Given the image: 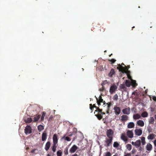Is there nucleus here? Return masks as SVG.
<instances>
[{
	"mask_svg": "<svg viewBox=\"0 0 156 156\" xmlns=\"http://www.w3.org/2000/svg\"><path fill=\"white\" fill-rule=\"evenodd\" d=\"M122 65H124V66H125V65L123 63H122Z\"/></svg>",
	"mask_w": 156,
	"mask_h": 156,
	"instance_id": "69168bd1",
	"label": "nucleus"
},
{
	"mask_svg": "<svg viewBox=\"0 0 156 156\" xmlns=\"http://www.w3.org/2000/svg\"><path fill=\"white\" fill-rule=\"evenodd\" d=\"M96 98L98 105L99 106L101 105V103L98 101V98Z\"/></svg>",
	"mask_w": 156,
	"mask_h": 156,
	"instance_id": "6e6d98bb",
	"label": "nucleus"
},
{
	"mask_svg": "<svg viewBox=\"0 0 156 156\" xmlns=\"http://www.w3.org/2000/svg\"><path fill=\"white\" fill-rule=\"evenodd\" d=\"M139 151H141L143 150V147H141L140 146L139 147Z\"/></svg>",
	"mask_w": 156,
	"mask_h": 156,
	"instance_id": "3c124183",
	"label": "nucleus"
},
{
	"mask_svg": "<svg viewBox=\"0 0 156 156\" xmlns=\"http://www.w3.org/2000/svg\"><path fill=\"white\" fill-rule=\"evenodd\" d=\"M57 147V146H56V144H53V146L52 147V149L54 152H55V151Z\"/></svg>",
	"mask_w": 156,
	"mask_h": 156,
	"instance_id": "72a5a7b5",
	"label": "nucleus"
},
{
	"mask_svg": "<svg viewBox=\"0 0 156 156\" xmlns=\"http://www.w3.org/2000/svg\"><path fill=\"white\" fill-rule=\"evenodd\" d=\"M118 66H119L117 67V68L119 70V71L123 73H126L128 78L131 79V76L129 74V71L126 70L124 67H122V66L120 64H119Z\"/></svg>",
	"mask_w": 156,
	"mask_h": 156,
	"instance_id": "f257e3e1",
	"label": "nucleus"
},
{
	"mask_svg": "<svg viewBox=\"0 0 156 156\" xmlns=\"http://www.w3.org/2000/svg\"><path fill=\"white\" fill-rule=\"evenodd\" d=\"M154 122V119L153 117H151L149 120V123L150 124H153Z\"/></svg>",
	"mask_w": 156,
	"mask_h": 156,
	"instance_id": "cd10ccee",
	"label": "nucleus"
},
{
	"mask_svg": "<svg viewBox=\"0 0 156 156\" xmlns=\"http://www.w3.org/2000/svg\"><path fill=\"white\" fill-rule=\"evenodd\" d=\"M47 156H51L50 154H48L47 155Z\"/></svg>",
	"mask_w": 156,
	"mask_h": 156,
	"instance_id": "e2e57ef3",
	"label": "nucleus"
},
{
	"mask_svg": "<svg viewBox=\"0 0 156 156\" xmlns=\"http://www.w3.org/2000/svg\"><path fill=\"white\" fill-rule=\"evenodd\" d=\"M108 83V82L107 80H105L102 81V83L101 84V85L102 86H104L105 84Z\"/></svg>",
	"mask_w": 156,
	"mask_h": 156,
	"instance_id": "ea45409f",
	"label": "nucleus"
},
{
	"mask_svg": "<svg viewBox=\"0 0 156 156\" xmlns=\"http://www.w3.org/2000/svg\"><path fill=\"white\" fill-rule=\"evenodd\" d=\"M32 121V119L31 118L29 117L27 118L25 120V122L27 123H29L31 122Z\"/></svg>",
	"mask_w": 156,
	"mask_h": 156,
	"instance_id": "4be33fe9",
	"label": "nucleus"
},
{
	"mask_svg": "<svg viewBox=\"0 0 156 156\" xmlns=\"http://www.w3.org/2000/svg\"><path fill=\"white\" fill-rule=\"evenodd\" d=\"M154 117H155V119L156 121V114L155 115Z\"/></svg>",
	"mask_w": 156,
	"mask_h": 156,
	"instance_id": "0e129e2a",
	"label": "nucleus"
},
{
	"mask_svg": "<svg viewBox=\"0 0 156 156\" xmlns=\"http://www.w3.org/2000/svg\"><path fill=\"white\" fill-rule=\"evenodd\" d=\"M74 156H77L78 155L76 154H73Z\"/></svg>",
	"mask_w": 156,
	"mask_h": 156,
	"instance_id": "680f3d73",
	"label": "nucleus"
},
{
	"mask_svg": "<svg viewBox=\"0 0 156 156\" xmlns=\"http://www.w3.org/2000/svg\"><path fill=\"white\" fill-rule=\"evenodd\" d=\"M152 145L151 144L149 143L147 144L146 147V148L147 151H151L152 149Z\"/></svg>",
	"mask_w": 156,
	"mask_h": 156,
	"instance_id": "6ab92c4d",
	"label": "nucleus"
},
{
	"mask_svg": "<svg viewBox=\"0 0 156 156\" xmlns=\"http://www.w3.org/2000/svg\"><path fill=\"white\" fill-rule=\"evenodd\" d=\"M135 156H139V155L137 154Z\"/></svg>",
	"mask_w": 156,
	"mask_h": 156,
	"instance_id": "774afa93",
	"label": "nucleus"
},
{
	"mask_svg": "<svg viewBox=\"0 0 156 156\" xmlns=\"http://www.w3.org/2000/svg\"><path fill=\"white\" fill-rule=\"evenodd\" d=\"M51 146V143L50 141L47 142L45 145V149L46 151H48L49 149Z\"/></svg>",
	"mask_w": 156,
	"mask_h": 156,
	"instance_id": "f3484780",
	"label": "nucleus"
},
{
	"mask_svg": "<svg viewBox=\"0 0 156 156\" xmlns=\"http://www.w3.org/2000/svg\"><path fill=\"white\" fill-rule=\"evenodd\" d=\"M134 124L133 122H129L127 125V127L128 128H132L134 126Z\"/></svg>",
	"mask_w": 156,
	"mask_h": 156,
	"instance_id": "412c9836",
	"label": "nucleus"
},
{
	"mask_svg": "<svg viewBox=\"0 0 156 156\" xmlns=\"http://www.w3.org/2000/svg\"><path fill=\"white\" fill-rule=\"evenodd\" d=\"M102 110V109H100L98 108L95 111L94 114H95V112H98V114H100Z\"/></svg>",
	"mask_w": 156,
	"mask_h": 156,
	"instance_id": "c9c22d12",
	"label": "nucleus"
},
{
	"mask_svg": "<svg viewBox=\"0 0 156 156\" xmlns=\"http://www.w3.org/2000/svg\"><path fill=\"white\" fill-rule=\"evenodd\" d=\"M117 88V86L115 84H113L110 87L109 89V92L110 94H112L114 93Z\"/></svg>",
	"mask_w": 156,
	"mask_h": 156,
	"instance_id": "7ed1b4c3",
	"label": "nucleus"
},
{
	"mask_svg": "<svg viewBox=\"0 0 156 156\" xmlns=\"http://www.w3.org/2000/svg\"><path fill=\"white\" fill-rule=\"evenodd\" d=\"M113 134V132L111 129H109L107 130L106 135L108 138H113L112 136Z\"/></svg>",
	"mask_w": 156,
	"mask_h": 156,
	"instance_id": "39448f33",
	"label": "nucleus"
},
{
	"mask_svg": "<svg viewBox=\"0 0 156 156\" xmlns=\"http://www.w3.org/2000/svg\"><path fill=\"white\" fill-rule=\"evenodd\" d=\"M136 150L134 148L132 150L131 152L133 154L135 153L136 152Z\"/></svg>",
	"mask_w": 156,
	"mask_h": 156,
	"instance_id": "603ef678",
	"label": "nucleus"
},
{
	"mask_svg": "<svg viewBox=\"0 0 156 156\" xmlns=\"http://www.w3.org/2000/svg\"><path fill=\"white\" fill-rule=\"evenodd\" d=\"M95 115L99 120L101 119L102 118L103 116L100 114H98L96 115Z\"/></svg>",
	"mask_w": 156,
	"mask_h": 156,
	"instance_id": "7c9ffc66",
	"label": "nucleus"
},
{
	"mask_svg": "<svg viewBox=\"0 0 156 156\" xmlns=\"http://www.w3.org/2000/svg\"><path fill=\"white\" fill-rule=\"evenodd\" d=\"M89 105H90V109L92 111L93 110V108H94L93 106V105H92V104H90Z\"/></svg>",
	"mask_w": 156,
	"mask_h": 156,
	"instance_id": "09e8293b",
	"label": "nucleus"
},
{
	"mask_svg": "<svg viewBox=\"0 0 156 156\" xmlns=\"http://www.w3.org/2000/svg\"><path fill=\"white\" fill-rule=\"evenodd\" d=\"M112 140L113 138H106L105 140L104 141V146L107 147L110 146L112 144Z\"/></svg>",
	"mask_w": 156,
	"mask_h": 156,
	"instance_id": "f03ea898",
	"label": "nucleus"
},
{
	"mask_svg": "<svg viewBox=\"0 0 156 156\" xmlns=\"http://www.w3.org/2000/svg\"><path fill=\"white\" fill-rule=\"evenodd\" d=\"M154 144L155 147H156V139L154 142Z\"/></svg>",
	"mask_w": 156,
	"mask_h": 156,
	"instance_id": "bf43d9fd",
	"label": "nucleus"
},
{
	"mask_svg": "<svg viewBox=\"0 0 156 156\" xmlns=\"http://www.w3.org/2000/svg\"><path fill=\"white\" fill-rule=\"evenodd\" d=\"M99 98V100H98V101L101 103V102H103L104 105H105L106 103H105V101H103V99L100 96Z\"/></svg>",
	"mask_w": 156,
	"mask_h": 156,
	"instance_id": "473e14b6",
	"label": "nucleus"
},
{
	"mask_svg": "<svg viewBox=\"0 0 156 156\" xmlns=\"http://www.w3.org/2000/svg\"><path fill=\"white\" fill-rule=\"evenodd\" d=\"M137 124L138 126L141 127L143 126L144 124V122L143 120H139L137 121Z\"/></svg>",
	"mask_w": 156,
	"mask_h": 156,
	"instance_id": "dca6fc26",
	"label": "nucleus"
},
{
	"mask_svg": "<svg viewBox=\"0 0 156 156\" xmlns=\"http://www.w3.org/2000/svg\"><path fill=\"white\" fill-rule=\"evenodd\" d=\"M141 143H142V145H144L145 144L146 142L145 141V138L144 137H141Z\"/></svg>",
	"mask_w": 156,
	"mask_h": 156,
	"instance_id": "393cba45",
	"label": "nucleus"
},
{
	"mask_svg": "<svg viewBox=\"0 0 156 156\" xmlns=\"http://www.w3.org/2000/svg\"><path fill=\"white\" fill-rule=\"evenodd\" d=\"M141 116L143 117H146L148 116L147 112H144L141 114Z\"/></svg>",
	"mask_w": 156,
	"mask_h": 156,
	"instance_id": "c85d7f7f",
	"label": "nucleus"
},
{
	"mask_svg": "<svg viewBox=\"0 0 156 156\" xmlns=\"http://www.w3.org/2000/svg\"><path fill=\"white\" fill-rule=\"evenodd\" d=\"M152 99L154 101H156V97L153 96Z\"/></svg>",
	"mask_w": 156,
	"mask_h": 156,
	"instance_id": "4d7b16f0",
	"label": "nucleus"
},
{
	"mask_svg": "<svg viewBox=\"0 0 156 156\" xmlns=\"http://www.w3.org/2000/svg\"><path fill=\"white\" fill-rule=\"evenodd\" d=\"M115 73V72L114 69H111L110 72L109 73L108 75L110 77H112L113 75Z\"/></svg>",
	"mask_w": 156,
	"mask_h": 156,
	"instance_id": "a878e982",
	"label": "nucleus"
},
{
	"mask_svg": "<svg viewBox=\"0 0 156 156\" xmlns=\"http://www.w3.org/2000/svg\"><path fill=\"white\" fill-rule=\"evenodd\" d=\"M121 139L124 141L126 142L128 140V138L126 136L125 133H122L121 136Z\"/></svg>",
	"mask_w": 156,
	"mask_h": 156,
	"instance_id": "2eb2a0df",
	"label": "nucleus"
},
{
	"mask_svg": "<svg viewBox=\"0 0 156 156\" xmlns=\"http://www.w3.org/2000/svg\"><path fill=\"white\" fill-rule=\"evenodd\" d=\"M64 153L65 155H67L68 154V149H67L66 150L65 149L64 151Z\"/></svg>",
	"mask_w": 156,
	"mask_h": 156,
	"instance_id": "8fccbe9b",
	"label": "nucleus"
},
{
	"mask_svg": "<svg viewBox=\"0 0 156 156\" xmlns=\"http://www.w3.org/2000/svg\"><path fill=\"white\" fill-rule=\"evenodd\" d=\"M120 87L121 89H124L125 88V86L124 84H121L120 85Z\"/></svg>",
	"mask_w": 156,
	"mask_h": 156,
	"instance_id": "49530a36",
	"label": "nucleus"
},
{
	"mask_svg": "<svg viewBox=\"0 0 156 156\" xmlns=\"http://www.w3.org/2000/svg\"><path fill=\"white\" fill-rule=\"evenodd\" d=\"M109 62H111V63L112 64L115 62V61H116V60L114 59H112L110 60H109Z\"/></svg>",
	"mask_w": 156,
	"mask_h": 156,
	"instance_id": "c03bdc74",
	"label": "nucleus"
},
{
	"mask_svg": "<svg viewBox=\"0 0 156 156\" xmlns=\"http://www.w3.org/2000/svg\"><path fill=\"white\" fill-rule=\"evenodd\" d=\"M65 140L67 141H70L71 140V138H70L68 136H66L65 137Z\"/></svg>",
	"mask_w": 156,
	"mask_h": 156,
	"instance_id": "de8ad7c7",
	"label": "nucleus"
},
{
	"mask_svg": "<svg viewBox=\"0 0 156 156\" xmlns=\"http://www.w3.org/2000/svg\"><path fill=\"white\" fill-rule=\"evenodd\" d=\"M131 84L133 86H136L137 85V84L136 83V82L135 80H132Z\"/></svg>",
	"mask_w": 156,
	"mask_h": 156,
	"instance_id": "4c0bfd02",
	"label": "nucleus"
},
{
	"mask_svg": "<svg viewBox=\"0 0 156 156\" xmlns=\"http://www.w3.org/2000/svg\"><path fill=\"white\" fill-rule=\"evenodd\" d=\"M128 119V117L126 115H122L121 117V120L122 121H127Z\"/></svg>",
	"mask_w": 156,
	"mask_h": 156,
	"instance_id": "a211bd4d",
	"label": "nucleus"
},
{
	"mask_svg": "<svg viewBox=\"0 0 156 156\" xmlns=\"http://www.w3.org/2000/svg\"><path fill=\"white\" fill-rule=\"evenodd\" d=\"M105 90V87H104V86H102V87L100 88L99 89L100 91H101V92L103 91L104 90Z\"/></svg>",
	"mask_w": 156,
	"mask_h": 156,
	"instance_id": "a18cd8bd",
	"label": "nucleus"
},
{
	"mask_svg": "<svg viewBox=\"0 0 156 156\" xmlns=\"http://www.w3.org/2000/svg\"><path fill=\"white\" fill-rule=\"evenodd\" d=\"M147 90H145V93H146V94L147 93Z\"/></svg>",
	"mask_w": 156,
	"mask_h": 156,
	"instance_id": "338daca9",
	"label": "nucleus"
},
{
	"mask_svg": "<svg viewBox=\"0 0 156 156\" xmlns=\"http://www.w3.org/2000/svg\"><path fill=\"white\" fill-rule=\"evenodd\" d=\"M147 130L148 133H150L152 132V129L150 126H148L147 128Z\"/></svg>",
	"mask_w": 156,
	"mask_h": 156,
	"instance_id": "37998d69",
	"label": "nucleus"
},
{
	"mask_svg": "<svg viewBox=\"0 0 156 156\" xmlns=\"http://www.w3.org/2000/svg\"><path fill=\"white\" fill-rule=\"evenodd\" d=\"M131 82L128 80H126V86L127 87H129L131 85Z\"/></svg>",
	"mask_w": 156,
	"mask_h": 156,
	"instance_id": "2f4dec72",
	"label": "nucleus"
},
{
	"mask_svg": "<svg viewBox=\"0 0 156 156\" xmlns=\"http://www.w3.org/2000/svg\"><path fill=\"white\" fill-rule=\"evenodd\" d=\"M122 112L124 114L129 115L130 113V108L129 107L123 109L122 110Z\"/></svg>",
	"mask_w": 156,
	"mask_h": 156,
	"instance_id": "1a4fd4ad",
	"label": "nucleus"
},
{
	"mask_svg": "<svg viewBox=\"0 0 156 156\" xmlns=\"http://www.w3.org/2000/svg\"><path fill=\"white\" fill-rule=\"evenodd\" d=\"M155 135L153 133L149 134L147 137V138L148 140H152L155 138Z\"/></svg>",
	"mask_w": 156,
	"mask_h": 156,
	"instance_id": "aec40b11",
	"label": "nucleus"
},
{
	"mask_svg": "<svg viewBox=\"0 0 156 156\" xmlns=\"http://www.w3.org/2000/svg\"><path fill=\"white\" fill-rule=\"evenodd\" d=\"M135 134L138 136L141 135L142 133V131L140 129H136L135 130Z\"/></svg>",
	"mask_w": 156,
	"mask_h": 156,
	"instance_id": "9b49d317",
	"label": "nucleus"
},
{
	"mask_svg": "<svg viewBox=\"0 0 156 156\" xmlns=\"http://www.w3.org/2000/svg\"><path fill=\"white\" fill-rule=\"evenodd\" d=\"M106 104L108 105L107 108L108 110H109L110 108V107L111 106V102H109L108 103H107Z\"/></svg>",
	"mask_w": 156,
	"mask_h": 156,
	"instance_id": "79ce46f5",
	"label": "nucleus"
},
{
	"mask_svg": "<svg viewBox=\"0 0 156 156\" xmlns=\"http://www.w3.org/2000/svg\"><path fill=\"white\" fill-rule=\"evenodd\" d=\"M118 96L117 95V94H115L113 97V99L114 100L117 101L118 100Z\"/></svg>",
	"mask_w": 156,
	"mask_h": 156,
	"instance_id": "a19ab883",
	"label": "nucleus"
},
{
	"mask_svg": "<svg viewBox=\"0 0 156 156\" xmlns=\"http://www.w3.org/2000/svg\"><path fill=\"white\" fill-rule=\"evenodd\" d=\"M132 144L135 146L136 148H138L141 145V141L140 140H137L136 142H132Z\"/></svg>",
	"mask_w": 156,
	"mask_h": 156,
	"instance_id": "20e7f679",
	"label": "nucleus"
},
{
	"mask_svg": "<svg viewBox=\"0 0 156 156\" xmlns=\"http://www.w3.org/2000/svg\"><path fill=\"white\" fill-rule=\"evenodd\" d=\"M113 109L114 111L115 114L116 115H118L120 114L121 109L119 107L115 106L114 108Z\"/></svg>",
	"mask_w": 156,
	"mask_h": 156,
	"instance_id": "423d86ee",
	"label": "nucleus"
},
{
	"mask_svg": "<svg viewBox=\"0 0 156 156\" xmlns=\"http://www.w3.org/2000/svg\"><path fill=\"white\" fill-rule=\"evenodd\" d=\"M78 147L75 145H74L70 149L69 151L71 153H74L78 149Z\"/></svg>",
	"mask_w": 156,
	"mask_h": 156,
	"instance_id": "0eeeda50",
	"label": "nucleus"
},
{
	"mask_svg": "<svg viewBox=\"0 0 156 156\" xmlns=\"http://www.w3.org/2000/svg\"><path fill=\"white\" fill-rule=\"evenodd\" d=\"M113 147L115 148H117L119 146V144L117 142H115L114 143Z\"/></svg>",
	"mask_w": 156,
	"mask_h": 156,
	"instance_id": "f704fd0d",
	"label": "nucleus"
},
{
	"mask_svg": "<svg viewBox=\"0 0 156 156\" xmlns=\"http://www.w3.org/2000/svg\"><path fill=\"white\" fill-rule=\"evenodd\" d=\"M41 115H34V118L33 119V122H36L38 121L39 119L40 118Z\"/></svg>",
	"mask_w": 156,
	"mask_h": 156,
	"instance_id": "4468645a",
	"label": "nucleus"
},
{
	"mask_svg": "<svg viewBox=\"0 0 156 156\" xmlns=\"http://www.w3.org/2000/svg\"><path fill=\"white\" fill-rule=\"evenodd\" d=\"M133 117L134 119H140L141 117V116L139 114H137L134 115Z\"/></svg>",
	"mask_w": 156,
	"mask_h": 156,
	"instance_id": "5701e85b",
	"label": "nucleus"
},
{
	"mask_svg": "<svg viewBox=\"0 0 156 156\" xmlns=\"http://www.w3.org/2000/svg\"><path fill=\"white\" fill-rule=\"evenodd\" d=\"M126 148L129 151H130L132 149V145L130 144H128L126 145Z\"/></svg>",
	"mask_w": 156,
	"mask_h": 156,
	"instance_id": "c756f323",
	"label": "nucleus"
},
{
	"mask_svg": "<svg viewBox=\"0 0 156 156\" xmlns=\"http://www.w3.org/2000/svg\"><path fill=\"white\" fill-rule=\"evenodd\" d=\"M25 133L26 134H30L31 133V128L30 126H27L24 130Z\"/></svg>",
	"mask_w": 156,
	"mask_h": 156,
	"instance_id": "6e6552de",
	"label": "nucleus"
},
{
	"mask_svg": "<svg viewBox=\"0 0 156 156\" xmlns=\"http://www.w3.org/2000/svg\"><path fill=\"white\" fill-rule=\"evenodd\" d=\"M100 114H101V115H104L105 114V113L104 112H101V113H100Z\"/></svg>",
	"mask_w": 156,
	"mask_h": 156,
	"instance_id": "052dcab7",
	"label": "nucleus"
},
{
	"mask_svg": "<svg viewBox=\"0 0 156 156\" xmlns=\"http://www.w3.org/2000/svg\"><path fill=\"white\" fill-rule=\"evenodd\" d=\"M47 137V134L46 131H44L42 135V140L44 141L46 140Z\"/></svg>",
	"mask_w": 156,
	"mask_h": 156,
	"instance_id": "f8f14e48",
	"label": "nucleus"
},
{
	"mask_svg": "<svg viewBox=\"0 0 156 156\" xmlns=\"http://www.w3.org/2000/svg\"><path fill=\"white\" fill-rule=\"evenodd\" d=\"M112 154L109 151H107L105 153V154L104 156H111Z\"/></svg>",
	"mask_w": 156,
	"mask_h": 156,
	"instance_id": "e433bc0d",
	"label": "nucleus"
},
{
	"mask_svg": "<svg viewBox=\"0 0 156 156\" xmlns=\"http://www.w3.org/2000/svg\"><path fill=\"white\" fill-rule=\"evenodd\" d=\"M126 134L128 137L130 138H132L133 137V133L131 130H128Z\"/></svg>",
	"mask_w": 156,
	"mask_h": 156,
	"instance_id": "ddd939ff",
	"label": "nucleus"
},
{
	"mask_svg": "<svg viewBox=\"0 0 156 156\" xmlns=\"http://www.w3.org/2000/svg\"><path fill=\"white\" fill-rule=\"evenodd\" d=\"M130 67L129 66H127L126 67V68H124V69L128 71V69Z\"/></svg>",
	"mask_w": 156,
	"mask_h": 156,
	"instance_id": "5fc2aeb1",
	"label": "nucleus"
},
{
	"mask_svg": "<svg viewBox=\"0 0 156 156\" xmlns=\"http://www.w3.org/2000/svg\"><path fill=\"white\" fill-rule=\"evenodd\" d=\"M38 130L40 132L44 129V126L41 125H40L37 127Z\"/></svg>",
	"mask_w": 156,
	"mask_h": 156,
	"instance_id": "bb28decb",
	"label": "nucleus"
},
{
	"mask_svg": "<svg viewBox=\"0 0 156 156\" xmlns=\"http://www.w3.org/2000/svg\"><path fill=\"white\" fill-rule=\"evenodd\" d=\"M46 115V112H42V115L41 118V121H43Z\"/></svg>",
	"mask_w": 156,
	"mask_h": 156,
	"instance_id": "b1692460",
	"label": "nucleus"
},
{
	"mask_svg": "<svg viewBox=\"0 0 156 156\" xmlns=\"http://www.w3.org/2000/svg\"><path fill=\"white\" fill-rule=\"evenodd\" d=\"M57 136L56 134H54L53 137V143L54 144H56L58 142Z\"/></svg>",
	"mask_w": 156,
	"mask_h": 156,
	"instance_id": "9d476101",
	"label": "nucleus"
},
{
	"mask_svg": "<svg viewBox=\"0 0 156 156\" xmlns=\"http://www.w3.org/2000/svg\"><path fill=\"white\" fill-rule=\"evenodd\" d=\"M62 152L61 150H59L57 152V156H62Z\"/></svg>",
	"mask_w": 156,
	"mask_h": 156,
	"instance_id": "58836bf2",
	"label": "nucleus"
},
{
	"mask_svg": "<svg viewBox=\"0 0 156 156\" xmlns=\"http://www.w3.org/2000/svg\"><path fill=\"white\" fill-rule=\"evenodd\" d=\"M93 108H95L96 109L97 108H98V107H97L95 105V104H94L93 105Z\"/></svg>",
	"mask_w": 156,
	"mask_h": 156,
	"instance_id": "13d9d810",
	"label": "nucleus"
},
{
	"mask_svg": "<svg viewBox=\"0 0 156 156\" xmlns=\"http://www.w3.org/2000/svg\"><path fill=\"white\" fill-rule=\"evenodd\" d=\"M124 156H132L131 153H127L126 154H125Z\"/></svg>",
	"mask_w": 156,
	"mask_h": 156,
	"instance_id": "864d4df0",
	"label": "nucleus"
}]
</instances>
